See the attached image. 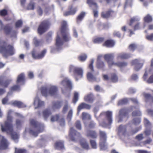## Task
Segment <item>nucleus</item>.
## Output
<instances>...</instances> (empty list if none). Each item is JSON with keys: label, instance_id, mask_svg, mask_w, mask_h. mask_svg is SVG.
Wrapping results in <instances>:
<instances>
[{"label": "nucleus", "instance_id": "obj_1", "mask_svg": "<svg viewBox=\"0 0 153 153\" xmlns=\"http://www.w3.org/2000/svg\"><path fill=\"white\" fill-rule=\"evenodd\" d=\"M30 127L29 128H26L24 134L28 132L31 135L36 137L38 136L39 133L43 131L44 127V124L33 119H30Z\"/></svg>", "mask_w": 153, "mask_h": 153}, {"label": "nucleus", "instance_id": "obj_2", "mask_svg": "<svg viewBox=\"0 0 153 153\" xmlns=\"http://www.w3.org/2000/svg\"><path fill=\"white\" fill-rule=\"evenodd\" d=\"M112 112L107 111L102 112L100 115L99 118V125L103 127H106L108 124L110 125L112 122Z\"/></svg>", "mask_w": 153, "mask_h": 153}, {"label": "nucleus", "instance_id": "obj_3", "mask_svg": "<svg viewBox=\"0 0 153 153\" xmlns=\"http://www.w3.org/2000/svg\"><path fill=\"white\" fill-rule=\"evenodd\" d=\"M0 53L3 54L4 56L7 58L9 56L13 55L15 50L12 46H7L6 42L0 38Z\"/></svg>", "mask_w": 153, "mask_h": 153}, {"label": "nucleus", "instance_id": "obj_4", "mask_svg": "<svg viewBox=\"0 0 153 153\" xmlns=\"http://www.w3.org/2000/svg\"><path fill=\"white\" fill-rule=\"evenodd\" d=\"M1 130L3 132H6L11 134V137L16 143L18 142L19 135L13 132V126L12 124L7 121L5 123L4 126L1 124Z\"/></svg>", "mask_w": 153, "mask_h": 153}, {"label": "nucleus", "instance_id": "obj_5", "mask_svg": "<svg viewBox=\"0 0 153 153\" xmlns=\"http://www.w3.org/2000/svg\"><path fill=\"white\" fill-rule=\"evenodd\" d=\"M41 92L42 95L47 97L49 95L55 96L57 94L58 88L57 86L54 85L43 86L41 88Z\"/></svg>", "mask_w": 153, "mask_h": 153}, {"label": "nucleus", "instance_id": "obj_6", "mask_svg": "<svg viewBox=\"0 0 153 153\" xmlns=\"http://www.w3.org/2000/svg\"><path fill=\"white\" fill-rule=\"evenodd\" d=\"M60 86L62 89V93L65 94L67 92L68 88H71L72 83L69 79L65 78L61 82Z\"/></svg>", "mask_w": 153, "mask_h": 153}, {"label": "nucleus", "instance_id": "obj_7", "mask_svg": "<svg viewBox=\"0 0 153 153\" xmlns=\"http://www.w3.org/2000/svg\"><path fill=\"white\" fill-rule=\"evenodd\" d=\"M94 62V59H91V63L89 64V68L91 71V72H88L87 74V78L88 80L89 81H96L95 76L99 74L98 72H97L94 74V70L93 68V65Z\"/></svg>", "mask_w": 153, "mask_h": 153}, {"label": "nucleus", "instance_id": "obj_8", "mask_svg": "<svg viewBox=\"0 0 153 153\" xmlns=\"http://www.w3.org/2000/svg\"><path fill=\"white\" fill-rule=\"evenodd\" d=\"M73 71L74 74V77L76 80L78 81L79 78H82L83 76V71L80 68L75 67L73 65H71L70 67V72Z\"/></svg>", "mask_w": 153, "mask_h": 153}, {"label": "nucleus", "instance_id": "obj_9", "mask_svg": "<svg viewBox=\"0 0 153 153\" xmlns=\"http://www.w3.org/2000/svg\"><path fill=\"white\" fill-rule=\"evenodd\" d=\"M67 23L66 22L63 21L62 24L61 33L63 39L65 42H68L71 39V37L69 34L66 32L67 29Z\"/></svg>", "mask_w": 153, "mask_h": 153}, {"label": "nucleus", "instance_id": "obj_10", "mask_svg": "<svg viewBox=\"0 0 153 153\" xmlns=\"http://www.w3.org/2000/svg\"><path fill=\"white\" fill-rule=\"evenodd\" d=\"M50 25V22L48 20L43 21L41 23L38 28V33L40 35L42 34L47 30Z\"/></svg>", "mask_w": 153, "mask_h": 153}, {"label": "nucleus", "instance_id": "obj_11", "mask_svg": "<svg viewBox=\"0 0 153 153\" xmlns=\"http://www.w3.org/2000/svg\"><path fill=\"white\" fill-rule=\"evenodd\" d=\"M69 136L72 141H75L80 137V134L73 128H71L70 129Z\"/></svg>", "mask_w": 153, "mask_h": 153}, {"label": "nucleus", "instance_id": "obj_12", "mask_svg": "<svg viewBox=\"0 0 153 153\" xmlns=\"http://www.w3.org/2000/svg\"><path fill=\"white\" fill-rule=\"evenodd\" d=\"M46 52V49H45L40 53L37 54L36 51L34 49L31 52V54L33 58L34 59H39L42 58L44 56Z\"/></svg>", "mask_w": 153, "mask_h": 153}, {"label": "nucleus", "instance_id": "obj_13", "mask_svg": "<svg viewBox=\"0 0 153 153\" xmlns=\"http://www.w3.org/2000/svg\"><path fill=\"white\" fill-rule=\"evenodd\" d=\"M144 60L136 59L132 61V64L134 66V70L138 71L142 67Z\"/></svg>", "mask_w": 153, "mask_h": 153}, {"label": "nucleus", "instance_id": "obj_14", "mask_svg": "<svg viewBox=\"0 0 153 153\" xmlns=\"http://www.w3.org/2000/svg\"><path fill=\"white\" fill-rule=\"evenodd\" d=\"M114 57V55L113 53L108 54L104 55V59L107 62L109 67L114 65L115 63L113 61Z\"/></svg>", "mask_w": 153, "mask_h": 153}, {"label": "nucleus", "instance_id": "obj_15", "mask_svg": "<svg viewBox=\"0 0 153 153\" xmlns=\"http://www.w3.org/2000/svg\"><path fill=\"white\" fill-rule=\"evenodd\" d=\"M150 71L152 73V75L150 76L148 79H147L149 72L147 71V69H145V73L142 77L143 80L148 83H153V72L150 70Z\"/></svg>", "mask_w": 153, "mask_h": 153}, {"label": "nucleus", "instance_id": "obj_16", "mask_svg": "<svg viewBox=\"0 0 153 153\" xmlns=\"http://www.w3.org/2000/svg\"><path fill=\"white\" fill-rule=\"evenodd\" d=\"M127 114V110L126 109H121L119 111L117 122L120 123L122 122L123 119L126 117Z\"/></svg>", "mask_w": 153, "mask_h": 153}, {"label": "nucleus", "instance_id": "obj_17", "mask_svg": "<svg viewBox=\"0 0 153 153\" xmlns=\"http://www.w3.org/2000/svg\"><path fill=\"white\" fill-rule=\"evenodd\" d=\"M17 117H20L22 120H20L19 119H17L16 120V125L17 128L18 129H20L22 126V124L23 123V119L24 118V117L22 114L19 113H16Z\"/></svg>", "mask_w": 153, "mask_h": 153}, {"label": "nucleus", "instance_id": "obj_18", "mask_svg": "<svg viewBox=\"0 0 153 153\" xmlns=\"http://www.w3.org/2000/svg\"><path fill=\"white\" fill-rule=\"evenodd\" d=\"M91 108V105L84 102L81 103L78 107L77 114L79 115L80 111L83 109L90 110Z\"/></svg>", "mask_w": 153, "mask_h": 153}, {"label": "nucleus", "instance_id": "obj_19", "mask_svg": "<svg viewBox=\"0 0 153 153\" xmlns=\"http://www.w3.org/2000/svg\"><path fill=\"white\" fill-rule=\"evenodd\" d=\"M33 104L35 106V109H36L38 108L43 106L44 105V102L43 101L40 100L37 96L34 100Z\"/></svg>", "mask_w": 153, "mask_h": 153}, {"label": "nucleus", "instance_id": "obj_20", "mask_svg": "<svg viewBox=\"0 0 153 153\" xmlns=\"http://www.w3.org/2000/svg\"><path fill=\"white\" fill-rule=\"evenodd\" d=\"M9 143L7 140L3 137L0 135V147L4 149L8 145Z\"/></svg>", "mask_w": 153, "mask_h": 153}, {"label": "nucleus", "instance_id": "obj_21", "mask_svg": "<svg viewBox=\"0 0 153 153\" xmlns=\"http://www.w3.org/2000/svg\"><path fill=\"white\" fill-rule=\"evenodd\" d=\"M62 105V102L60 101H53L52 102V109L54 111L60 108Z\"/></svg>", "mask_w": 153, "mask_h": 153}, {"label": "nucleus", "instance_id": "obj_22", "mask_svg": "<svg viewBox=\"0 0 153 153\" xmlns=\"http://www.w3.org/2000/svg\"><path fill=\"white\" fill-rule=\"evenodd\" d=\"M63 43V41L58 34L56 40V45L57 51H59L62 49V46Z\"/></svg>", "mask_w": 153, "mask_h": 153}, {"label": "nucleus", "instance_id": "obj_23", "mask_svg": "<svg viewBox=\"0 0 153 153\" xmlns=\"http://www.w3.org/2000/svg\"><path fill=\"white\" fill-rule=\"evenodd\" d=\"M139 106L138 105L136 106H132L131 110H134L132 113V115L133 116H140L141 114L140 111L139 110Z\"/></svg>", "mask_w": 153, "mask_h": 153}, {"label": "nucleus", "instance_id": "obj_24", "mask_svg": "<svg viewBox=\"0 0 153 153\" xmlns=\"http://www.w3.org/2000/svg\"><path fill=\"white\" fill-rule=\"evenodd\" d=\"M51 114L52 113L50 108H47L43 110L42 111V115L44 120H47Z\"/></svg>", "mask_w": 153, "mask_h": 153}, {"label": "nucleus", "instance_id": "obj_25", "mask_svg": "<svg viewBox=\"0 0 153 153\" xmlns=\"http://www.w3.org/2000/svg\"><path fill=\"white\" fill-rule=\"evenodd\" d=\"M69 11L64 13V15L65 16L74 15L77 9L76 7L73 8L72 6H70L69 7Z\"/></svg>", "mask_w": 153, "mask_h": 153}, {"label": "nucleus", "instance_id": "obj_26", "mask_svg": "<svg viewBox=\"0 0 153 153\" xmlns=\"http://www.w3.org/2000/svg\"><path fill=\"white\" fill-rule=\"evenodd\" d=\"M0 30H4V31L7 34H8L10 31L11 28L8 25H7L4 26L1 21L0 20Z\"/></svg>", "mask_w": 153, "mask_h": 153}, {"label": "nucleus", "instance_id": "obj_27", "mask_svg": "<svg viewBox=\"0 0 153 153\" xmlns=\"http://www.w3.org/2000/svg\"><path fill=\"white\" fill-rule=\"evenodd\" d=\"M84 99L85 101L92 103L94 102V98L93 94L91 93L85 96Z\"/></svg>", "mask_w": 153, "mask_h": 153}, {"label": "nucleus", "instance_id": "obj_28", "mask_svg": "<svg viewBox=\"0 0 153 153\" xmlns=\"http://www.w3.org/2000/svg\"><path fill=\"white\" fill-rule=\"evenodd\" d=\"M131 57V54L124 53H120L117 55V59H126L130 58Z\"/></svg>", "mask_w": 153, "mask_h": 153}, {"label": "nucleus", "instance_id": "obj_29", "mask_svg": "<svg viewBox=\"0 0 153 153\" xmlns=\"http://www.w3.org/2000/svg\"><path fill=\"white\" fill-rule=\"evenodd\" d=\"M82 118L85 127V129H88V126H86L87 125L86 124L85 121V120H89L90 119V115L87 113L83 112L82 114Z\"/></svg>", "mask_w": 153, "mask_h": 153}, {"label": "nucleus", "instance_id": "obj_30", "mask_svg": "<svg viewBox=\"0 0 153 153\" xmlns=\"http://www.w3.org/2000/svg\"><path fill=\"white\" fill-rule=\"evenodd\" d=\"M46 141L45 137L43 136V137H42L41 138L38 140L36 142V146L38 148H40L42 147Z\"/></svg>", "mask_w": 153, "mask_h": 153}, {"label": "nucleus", "instance_id": "obj_31", "mask_svg": "<svg viewBox=\"0 0 153 153\" xmlns=\"http://www.w3.org/2000/svg\"><path fill=\"white\" fill-rule=\"evenodd\" d=\"M86 135L88 137H90L92 138H96L97 137V133L94 131L87 130Z\"/></svg>", "mask_w": 153, "mask_h": 153}, {"label": "nucleus", "instance_id": "obj_32", "mask_svg": "<svg viewBox=\"0 0 153 153\" xmlns=\"http://www.w3.org/2000/svg\"><path fill=\"white\" fill-rule=\"evenodd\" d=\"M99 146L100 150H106L108 148L106 141H100Z\"/></svg>", "mask_w": 153, "mask_h": 153}, {"label": "nucleus", "instance_id": "obj_33", "mask_svg": "<svg viewBox=\"0 0 153 153\" xmlns=\"http://www.w3.org/2000/svg\"><path fill=\"white\" fill-rule=\"evenodd\" d=\"M100 141H106L107 136L106 133L101 131H100Z\"/></svg>", "mask_w": 153, "mask_h": 153}, {"label": "nucleus", "instance_id": "obj_34", "mask_svg": "<svg viewBox=\"0 0 153 153\" xmlns=\"http://www.w3.org/2000/svg\"><path fill=\"white\" fill-rule=\"evenodd\" d=\"M114 44L115 42L113 40H109L106 41L103 45L107 47H113Z\"/></svg>", "mask_w": 153, "mask_h": 153}, {"label": "nucleus", "instance_id": "obj_35", "mask_svg": "<svg viewBox=\"0 0 153 153\" xmlns=\"http://www.w3.org/2000/svg\"><path fill=\"white\" fill-rule=\"evenodd\" d=\"M126 126L120 125L118 128L119 133L123 135H124L126 131Z\"/></svg>", "mask_w": 153, "mask_h": 153}, {"label": "nucleus", "instance_id": "obj_36", "mask_svg": "<svg viewBox=\"0 0 153 153\" xmlns=\"http://www.w3.org/2000/svg\"><path fill=\"white\" fill-rule=\"evenodd\" d=\"M82 148L86 149H89L88 143L86 142L85 139L82 140L80 142Z\"/></svg>", "mask_w": 153, "mask_h": 153}, {"label": "nucleus", "instance_id": "obj_37", "mask_svg": "<svg viewBox=\"0 0 153 153\" xmlns=\"http://www.w3.org/2000/svg\"><path fill=\"white\" fill-rule=\"evenodd\" d=\"M55 147L57 149H62L64 148L63 142L62 141L57 142L55 144Z\"/></svg>", "mask_w": 153, "mask_h": 153}, {"label": "nucleus", "instance_id": "obj_38", "mask_svg": "<svg viewBox=\"0 0 153 153\" xmlns=\"http://www.w3.org/2000/svg\"><path fill=\"white\" fill-rule=\"evenodd\" d=\"M127 65V63L125 62H118L117 63H115L114 65L117 66L121 68L125 67Z\"/></svg>", "mask_w": 153, "mask_h": 153}, {"label": "nucleus", "instance_id": "obj_39", "mask_svg": "<svg viewBox=\"0 0 153 153\" xmlns=\"http://www.w3.org/2000/svg\"><path fill=\"white\" fill-rule=\"evenodd\" d=\"M12 104L18 107L19 108L24 107L26 106V105L22 102L17 101L14 102Z\"/></svg>", "mask_w": 153, "mask_h": 153}, {"label": "nucleus", "instance_id": "obj_40", "mask_svg": "<svg viewBox=\"0 0 153 153\" xmlns=\"http://www.w3.org/2000/svg\"><path fill=\"white\" fill-rule=\"evenodd\" d=\"M112 12H113V11L111 10H109L106 13L102 12L101 13V16L102 18L107 19L109 17L110 14Z\"/></svg>", "mask_w": 153, "mask_h": 153}, {"label": "nucleus", "instance_id": "obj_41", "mask_svg": "<svg viewBox=\"0 0 153 153\" xmlns=\"http://www.w3.org/2000/svg\"><path fill=\"white\" fill-rule=\"evenodd\" d=\"M34 43L36 46H38L42 44L43 41L42 40H38L36 37H35L33 39Z\"/></svg>", "mask_w": 153, "mask_h": 153}, {"label": "nucleus", "instance_id": "obj_42", "mask_svg": "<svg viewBox=\"0 0 153 153\" xmlns=\"http://www.w3.org/2000/svg\"><path fill=\"white\" fill-rule=\"evenodd\" d=\"M60 117L59 115L56 114L55 115H53L51 116V121L52 122H54L59 120Z\"/></svg>", "mask_w": 153, "mask_h": 153}, {"label": "nucleus", "instance_id": "obj_43", "mask_svg": "<svg viewBox=\"0 0 153 153\" xmlns=\"http://www.w3.org/2000/svg\"><path fill=\"white\" fill-rule=\"evenodd\" d=\"M144 123L146 128H150L151 127V123L150 121L146 118L144 119Z\"/></svg>", "mask_w": 153, "mask_h": 153}, {"label": "nucleus", "instance_id": "obj_44", "mask_svg": "<svg viewBox=\"0 0 153 153\" xmlns=\"http://www.w3.org/2000/svg\"><path fill=\"white\" fill-rule=\"evenodd\" d=\"M85 13L84 12H81L78 16L77 18V22L78 23L79 21H81L84 17Z\"/></svg>", "mask_w": 153, "mask_h": 153}, {"label": "nucleus", "instance_id": "obj_45", "mask_svg": "<svg viewBox=\"0 0 153 153\" xmlns=\"http://www.w3.org/2000/svg\"><path fill=\"white\" fill-rule=\"evenodd\" d=\"M141 122L140 118H136L133 119L132 121V123L135 125H137Z\"/></svg>", "mask_w": 153, "mask_h": 153}, {"label": "nucleus", "instance_id": "obj_46", "mask_svg": "<svg viewBox=\"0 0 153 153\" xmlns=\"http://www.w3.org/2000/svg\"><path fill=\"white\" fill-rule=\"evenodd\" d=\"M79 93L76 92H75L74 94V97L73 99V102L75 104L78 100Z\"/></svg>", "mask_w": 153, "mask_h": 153}, {"label": "nucleus", "instance_id": "obj_47", "mask_svg": "<svg viewBox=\"0 0 153 153\" xmlns=\"http://www.w3.org/2000/svg\"><path fill=\"white\" fill-rule=\"evenodd\" d=\"M152 16L149 15H147L144 18V20L145 22L147 23L150 22H152Z\"/></svg>", "mask_w": 153, "mask_h": 153}, {"label": "nucleus", "instance_id": "obj_48", "mask_svg": "<svg viewBox=\"0 0 153 153\" xmlns=\"http://www.w3.org/2000/svg\"><path fill=\"white\" fill-rule=\"evenodd\" d=\"M128 101V100L126 98H125L119 101L118 103V105H120L126 103Z\"/></svg>", "mask_w": 153, "mask_h": 153}, {"label": "nucleus", "instance_id": "obj_49", "mask_svg": "<svg viewBox=\"0 0 153 153\" xmlns=\"http://www.w3.org/2000/svg\"><path fill=\"white\" fill-rule=\"evenodd\" d=\"M87 3L91 7H92V6H94L96 8L97 7V4L94 2L92 0H87Z\"/></svg>", "mask_w": 153, "mask_h": 153}, {"label": "nucleus", "instance_id": "obj_50", "mask_svg": "<svg viewBox=\"0 0 153 153\" xmlns=\"http://www.w3.org/2000/svg\"><path fill=\"white\" fill-rule=\"evenodd\" d=\"M25 75L24 73H22L19 75L18 77L17 82L18 83L24 80Z\"/></svg>", "mask_w": 153, "mask_h": 153}, {"label": "nucleus", "instance_id": "obj_51", "mask_svg": "<svg viewBox=\"0 0 153 153\" xmlns=\"http://www.w3.org/2000/svg\"><path fill=\"white\" fill-rule=\"evenodd\" d=\"M10 81L7 80L6 81H1L0 80V84L2 86L6 87L8 85Z\"/></svg>", "mask_w": 153, "mask_h": 153}, {"label": "nucleus", "instance_id": "obj_52", "mask_svg": "<svg viewBox=\"0 0 153 153\" xmlns=\"http://www.w3.org/2000/svg\"><path fill=\"white\" fill-rule=\"evenodd\" d=\"M15 153H26V150L24 149H20L15 148Z\"/></svg>", "mask_w": 153, "mask_h": 153}, {"label": "nucleus", "instance_id": "obj_53", "mask_svg": "<svg viewBox=\"0 0 153 153\" xmlns=\"http://www.w3.org/2000/svg\"><path fill=\"white\" fill-rule=\"evenodd\" d=\"M34 8V4L32 1H31L28 5L27 9L28 10H33Z\"/></svg>", "mask_w": 153, "mask_h": 153}, {"label": "nucleus", "instance_id": "obj_54", "mask_svg": "<svg viewBox=\"0 0 153 153\" xmlns=\"http://www.w3.org/2000/svg\"><path fill=\"white\" fill-rule=\"evenodd\" d=\"M104 66V63L103 62L100 61L97 62V67L99 69L103 68Z\"/></svg>", "mask_w": 153, "mask_h": 153}, {"label": "nucleus", "instance_id": "obj_55", "mask_svg": "<svg viewBox=\"0 0 153 153\" xmlns=\"http://www.w3.org/2000/svg\"><path fill=\"white\" fill-rule=\"evenodd\" d=\"M69 107V105L68 104V102L67 101H66L65 102V104L63 107L62 111L63 113H66L68 110V109Z\"/></svg>", "mask_w": 153, "mask_h": 153}, {"label": "nucleus", "instance_id": "obj_56", "mask_svg": "<svg viewBox=\"0 0 153 153\" xmlns=\"http://www.w3.org/2000/svg\"><path fill=\"white\" fill-rule=\"evenodd\" d=\"M104 39L103 38H97L94 40V42L95 43H100L103 41Z\"/></svg>", "mask_w": 153, "mask_h": 153}, {"label": "nucleus", "instance_id": "obj_57", "mask_svg": "<svg viewBox=\"0 0 153 153\" xmlns=\"http://www.w3.org/2000/svg\"><path fill=\"white\" fill-rule=\"evenodd\" d=\"M87 57V56L85 54H83L80 55L79 57V60L82 62L84 61Z\"/></svg>", "mask_w": 153, "mask_h": 153}, {"label": "nucleus", "instance_id": "obj_58", "mask_svg": "<svg viewBox=\"0 0 153 153\" xmlns=\"http://www.w3.org/2000/svg\"><path fill=\"white\" fill-rule=\"evenodd\" d=\"M118 77L115 74H111V79L112 81L113 82H116L118 80Z\"/></svg>", "mask_w": 153, "mask_h": 153}, {"label": "nucleus", "instance_id": "obj_59", "mask_svg": "<svg viewBox=\"0 0 153 153\" xmlns=\"http://www.w3.org/2000/svg\"><path fill=\"white\" fill-rule=\"evenodd\" d=\"M141 128V127L140 126L139 127H136L134 129H132L131 131V134L133 135L136 134L138 132Z\"/></svg>", "mask_w": 153, "mask_h": 153}, {"label": "nucleus", "instance_id": "obj_60", "mask_svg": "<svg viewBox=\"0 0 153 153\" xmlns=\"http://www.w3.org/2000/svg\"><path fill=\"white\" fill-rule=\"evenodd\" d=\"M140 20V18L137 17H133L131 19L130 23L129 24V25L131 26L132 24L135 21H138Z\"/></svg>", "mask_w": 153, "mask_h": 153}, {"label": "nucleus", "instance_id": "obj_61", "mask_svg": "<svg viewBox=\"0 0 153 153\" xmlns=\"http://www.w3.org/2000/svg\"><path fill=\"white\" fill-rule=\"evenodd\" d=\"M132 1V0H126L124 7V8L125 9L126 7L128 6H131Z\"/></svg>", "mask_w": 153, "mask_h": 153}, {"label": "nucleus", "instance_id": "obj_62", "mask_svg": "<svg viewBox=\"0 0 153 153\" xmlns=\"http://www.w3.org/2000/svg\"><path fill=\"white\" fill-rule=\"evenodd\" d=\"M72 110H71L69 112L67 116V119L68 121H70L71 120L72 117Z\"/></svg>", "mask_w": 153, "mask_h": 153}, {"label": "nucleus", "instance_id": "obj_63", "mask_svg": "<svg viewBox=\"0 0 153 153\" xmlns=\"http://www.w3.org/2000/svg\"><path fill=\"white\" fill-rule=\"evenodd\" d=\"M58 121L60 125L61 126H64L65 125V120L62 117H60Z\"/></svg>", "mask_w": 153, "mask_h": 153}, {"label": "nucleus", "instance_id": "obj_64", "mask_svg": "<svg viewBox=\"0 0 153 153\" xmlns=\"http://www.w3.org/2000/svg\"><path fill=\"white\" fill-rule=\"evenodd\" d=\"M76 126L77 129L81 130L82 127L81 124L79 121L77 120L76 121Z\"/></svg>", "mask_w": 153, "mask_h": 153}]
</instances>
